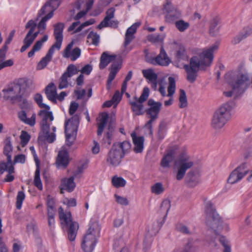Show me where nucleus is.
Wrapping results in <instances>:
<instances>
[{
  "label": "nucleus",
  "instance_id": "nucleus-1",
  "mask_svg": "<svg viewBox=\"0 0 252 252\" xmlns=\"http://www.w3.org/2000/svg\"><path fill=\"white\" fill-rule=\"evenodd\" d=\"M219 44L216 43L209 48L204 49L198 56H194L189 60V64H185L184 68L186 73V79L190 83H194L200 70H205L211 66L214 59V53L217 51Z\"/></svg>",
  "mask_w": 252,
  "mask_h": 252
},
{
  "label": "nucleus",
  "instance_id": "nucleus-2",
  "mask_svg": "<svg viewBox=\"0 0 252 252\" xmlns=\"http://www.w3.org/2000/svg\"><path fill=\"white\" fill-rule=\"evenodd\" d=\"M130 148L131 144L127 141L114 143L107 155V164L114 167L119 165L125 155L130 152Z\"/></svg>",
  "mask_w": 252,
  "mask_h": 252
},
{
  "label": "nucleus",
  "instance_id": "nucleus-3",
  "mask_svg": "<svg viewBox=\"0 0 252 252\" xmlns=\"http://www.w3.org/2000/svg\"><path fill=\"white\" fill-rule=\"evenodd\" d=\"M234 106L233 102H228L221 105L213 115L212 126L216 129L222 128L231 119V112Z\"/></svg>",
  "mask_w": 252,
  "mask_h": 252
},
{
  "label": "nucleus",
  "instance_id": "nucleus-4",
  "mask_svg": "<svg viewBox=\"0 0 252 252\" xmlns=\"http://www.w3.org/2000/svg\"><path fill=\"white\" fill-rule=\"evenodd\" d=\"M49 110H41L38 114V117L41 119V129L44 134V136L41 135H39L38 139L42 141L44 138L48 142L52 143L56 139V134L54 133H49L50 126L54 120V117L52 112Z\"/></svg>",
  "mask_w": 252,
  "mask_h": 252
},
{
  "label": "nucleus",
  "instance_id": "nucleus-5",
  "mask_svg": "<svg viewBox=\"0 0 252 252\" xmlns=\"http://www.w3.org/2000/svg\"><path fill=\"white\" fill-rule=\"evenodd\" d=\"M32 81L30 79L21 78L17 83H12L6 86L2 90L1 95L5 100H9L11 103H16L22 86L29 87Z\"/></svg>",
  "mask_w": 252,
  "mask_h": 252
},
{
  "label": "nucleus",
  "instance_id": "nucleus-6",
  "mask_svg": "<svg viewBox=\"0 0 252 252\" xmlns=\"http://www.w3.org/2000/svg\"><path fill=\"white\" fill-rule=\"evenodd\" d=\"M178 153L179 154L174 165L177 169L176 178L180 181L184 178L186 171L193 166L194 162L186 152L182 151Z\"/></svg>",
  "mask_w": 252,
  "mask_h": 252
},
{
  "label": "nucleus",
  "instance_id": "nucleus-7",
  "mask_svg": "<svg viewBox=\"0 0 252 252\" xmlns=\"http://www.w3.org/2000/svg\"><path fill=\"white\" fill-rule=\"evenodd\" d=\"M230 83L233 90L244 93L250 85V74L245 70H236Z\"/></svg>",
  "mask_w": 252,
  "mask_h": 252
},
{
  "label": "nucleus",
  "instance_id": "nucleus-8",
  "mask_svg": "<svg viewBox=\"0 0 252 252\" xmlns=\"http://www.w3.org/2000/svg\"><path fill=\"white\" fill-rule=\"evenodd\" d=\"M205 212L206 225L216 235H217V229L221 227L222 221L219 215L216 213L213 204L210 201L206 203Z\"/></svg>",
  "mask_w": 252,
  "mask_h": 252
},
{
  "label": "nucleus",
  "instance_id": "nucleus-9",
  "mask_svg": "<svg viewBox=\"0 0 252 252\" xmlns=\"http://www.w3.org/2000/svg\"><path fill=\"white\" fill-rule=\"evenodd\" d=\"M148 105L149 106L145 112L149 120L145 125V127L150 131V134H153V123L155 122L158 117V114L161 110L162 103L160 102L155 101L153 99H150L148 101Z\"/></svg>",
  "mask_w": 252,
  "mask_h": 252
},
{
  "label": "nucleus",
  "instance_id": "nucleus-10",
  "mask_svg": "<svg viewBox=\"0 0 252 252\" xmlns=\"http://www.w3.org/2000/svg\"><path fill=\"white\" fill-rule=\"evenodd\" d=\"M248 173H250V175L247 178V180L249 182L252 181V170L250 169L248 163L243 162L232 171L228 178V183L231 184L237 183Z\"/></svg>",
  "mask_w": 252,
  "mask_h": 252
},
{
  "label": "nucleus",
  "instance_id": "nucleus-11",
  "mask_svg": "<svg viewBox=\"0 0 252 252\" xmlns=\"http://www.w3.org/2000/svg\"><path fill=\"white\" fill-rule=\"evenodd\" d=\"M99 231V228L97 223H92L90 225L86 234L84 237L82 248L85 252H92L96 243L95 234Z\"/></svg>",
  "mask_w": 252,
  "mask_h": 252
},
{
  "label": "nucleus",
  "instance_id": "nucleus-12",
  "mask_svg": "<svg viewBox=\"0 0 252 252\" xmlns=\"http://www.w3.org/2000/svg\"><path fill=\"white\" fill-rule=\"evenodd\" d=\"M80 122V115L76 114L65 123L66 140L69 145H71L77 134Z\"/></svg>",
  "mask_w": 252,
  "mask_h": 252
},
{
  "label": "nucleus",
  "instance_id": "nucleus-13",
  "mask_svg": "<svg viewBox=\"0 0 252 252\" xmlns=\"http://www.w3.org/2000/svg\"><path fill=\"white\" fill-rule=\"evenodd\" d=\"M59 217L61 220H63L67 228L68 238L70 241L75 240L79 225L77 222L72 220L70 212L64 213L59 212Z\"/></svg>",
  "mask_w": 252,
  "mask_h": 252
},
{
  "label": "nucleus",
  "instance_id": "nucleus-14",
  "mask_svg": "<svg viewBox=\"0 0 252 252\" xmlns=\"http://www.w3.org/2000/svg\"><path fill=\"white\" fill-rule=\"evenodd\" d=\"M162 12L165 14V19L166 22L172 23L175 22L177 19L181 17L182 13L177 6L173 4L169 1L163 4Z\"/></svg>",
  "mask_w": 252,
  "mask_h": 252
},
{
  "label": "nucleus",
  "instance_id": "nucleus-15",
  "mask_svg": "<svg viewBox=\"0 0 252 252\" xmlns=\"http://www.w3.org/2000/svg\"><path fill=\"white\" fill-rule=\"evenodd\" d=\"M142 73L144 77L148 80V82L151 85L152 89L154 91L157 90L158 84L159 87L158 91L162 96H165L166 92L164 87L162 85V83L159 82L158 80V76L152 69H144L142 70Z\"/></svg>",
  "mask_w": 252,
  "mask_h": 252
},
{
  "label": "nucleus",
  "instance_id": "nucleus-16",
  "mask_svg": "<svg viewBox=\"0 0 252 252\" xmlns=\"http://www.w3.org/2000/svg\"><path fill=\"white\" fill-rule=\"evenodd\" d=\"M149 89L147 87L144 88L142 94L138 99L135 97L134 101H130L129 103L131 106V109L134 114L136 116L143 114V111L144 106L142 103L145 102L148 98L149 95Z\"/></svg>",
  "mask_w": 252,
  "mask_h": 252
},
{
  "label": "nucleus",
  "instance_id": "nucleus-17",
  "mask_svg": "<svg viewBox=\"0 0 252 252\" xmlns=\"http://www.w3.org/2000/svg\"><path fill=\"white\" fill-rule=\"evenodd\" d=\"M79 70L73 64L68 65L66 71L63 73L60 78V82L59 85L60 89L66 88L68 87V78H71L74 75L78 73Z\"/></svg>",
  "mask_w": 252,
  "mask_h": 252
},
{
  "label": "nucleus",
  "instance_id": "nucleus-18",
  "mask_svg": "<svg viewBox=\"0 0 252 252\" xmlns=\"http://www.w3.org/2000/svg\"><path fill=\"white\" fill-rule=\"evenodd\" d=\"M54 34L55 35L56 42L54 44L52 45V46L59 50L61 48L63 40V32L64 27V25L63 23H58L54 25Z\"/></svg>",
  "mask_w": 252,
  "mask_h": 252
},
{
  "label": "nucleus",
  "instance_id": "nucleus-19",
  "mask_svg": "<svg viewBox=\"0 0 252 252\" xmlns=\"http://www.w3.org/2000/svg\"><path fill=\"white\" fill-rule=\"evenodd\" d=\"M39 18V17H38L37 16L35 21L33 20H29L25 26L26 29H29V31L27 33L25 37L32 43L40 32L38 30L37 32H34L37 26L36 21L38 20Z\"/></svg>",
  "mask_w": 252,
  "mask_h": 252
},
{
  "label": "nucleus",
  "instance_id": "nucleus-20",
  "mask_svg": "<svg viewBox=\"0 0 252 252\" xmlns=\"http://www.w3.org/2000/svg\"><path fill=\"white\" fill-rule=\"evenodd\" d=\"M171 60L168 57L163 46L162 45L160 49V53L152 61V63L155 65L168 66L171 63Z\"/></svg>",
  "mask_w": 252,
  "mask_h": 252
},
{
  "label": "nucleus",
  "instance_id": "nucleus-21",
  "mask_svg": "<svg viewBox=\"0 0 252 252\" xmlns=\"http://www.w3.org/2000/svg\"><path fill=\"white\" fill-rule=\"evenodd\" d=\"M73 45V42L69 43L63 51V56L65 58H70L72 61L76 60L81 55V50L78 47H76L71 52V49Z\"/></svg>",
  "mask_w": 252,
  "mask_h": 252
},
{
  "label": "nucleus",
  "instance_id": "nucleus-22",
  "mask_svg": "<svg viewBox=\"0 0 252 252\" xmlns=\"http://www.w3.org/2000/svg\"><path fill=\"white\" fill-rule=\"evenodd\" d=\"M60 4V0H50L41 8L38 13V17H40L46 12L52 13L59 7Z\"/></svg>",
  "mask_w": 252,
  "mask_h": 252
},
{
  "label": "nucleus",
  "instance_id": "nucleus-23",
  "mask_svg": "<svg viewBox=\"0 0 252 252\" xmlns=\"http://www.w3.org/2000/svg\"><path fill=\"white\" fill-rule=\"evenodd\" d=\"M115 9L113 7H111L108 9L106 12V15L104 19L97 26V28L101 29L104 27H112L114 26H117V23L113 21L109 23V21L114 17V13Z\"/></svg>",
  "mask_w": 252,
  "mask_h": 252
},
{
  "label": "nucleus",
  "instance_id": "nucleus-24",
  "mask_svg": "<svg viewBox=\"0 0 252 252\" xmlns=\"http://www.w3.org/2000/svg\"><path fill=\"white\" fill-rule=\"evenodd\" d=\"M74 176H71L69 178H64L62 179L60 187L61 193H63V190L68 192L73 191L76 187L74 182Z\"/></svg>",
  "mask_w": 252,
  "mask_h": 252
},
{
  "label": "nucleus",
  "instance_id": "nucleus-25",
  "mask_svg": "<svg viewBox=\"0 0 252 252\" xmlns=\"http://www.w3.org/2000/svg\"><path fill=\"white\" fill-rule=\"evenodd\" d=\"M141 25V23L136 22L129 27L126 32L124 45L126 47L134 38V34L136 32L137 28Z\"/></svg>",
  "mask_w": 252,
  "mask_h": 252
},
{
  "label": "nucleus",
  "instance_id": "nucleus-26",
  "mask_svg": "<svg viewBox=\"0 0 252 252\" xmlns=\"http://www.w3.org/2000/svg\"><path fill=\"white\" fill-rule=\"evenodd\" d=\"M55 49L56 48L53 46L50 48L46 56L38 63L36 67L37 70L42 69L47 66L48 63L52 60Z\"/></svg>",
  "mask_w": 252,
  "mask_h": 252
},
{
  "label": "nucleus",
  "instance_id": "nucleus-27",
  "mask_svg": "<svg viewBox=\"0 0 252 252\" xmlns=\"http://www.w3.org/2000/svg\"><path fill=\"white\" fill-rule=\"evenodd\" d=\"M47 98L54 103H57V88L54 83H50L45 89Z\"/></svg>",
  "mask_w": 252,
  "mask_h": 252
},
{
  "label": "nucleus",
  "instance_id": "nucleus-28",
  "mask_svg": "<svg viewBox=\"0 0 252 252\" xmlns=\"http://www.w3.org/2000/svg\"><path fill=\"white\" fill-rule=\"evenodd\" d=\"M56 163L58 166L66 168L69 164V155L66 150L59 152L57 158Z\"/></svg>",
  "mask_w": 252,
  "mask_h": 252
},
{
  "label": "nucleus",
  "instance_id": "nucleus-29",
  "mask_svg": "<svg viewBox=\"0 0 252 252\" xmlns=\"http://www.w3.org/2000/svg\"><path fill=\"white\" fill-rule=\"evenodd\" d=\"M131 137L134 145V151L136 153H141L144 148V137H137L135 133L131 134Z\"/></svg>",
  "mask_w": 252,
  "mask_h": 252
},
{
  "label": "nucleus",
  "instance_id": "nucleus-30",
  "mask_svg": "<svg viewBox=\"0 0 252 252\" xmlns=\"http://www.w3.org/2000/svg\"><path fill=\"white\" fill-rule=\"evenodd\" d=\"M121 64L122 62L120 60V62H115L111 64L110 71L107 80L108 85H110L111 84V83L114 79L116 74L121 68Z\"/></svg>",
  "mask_w": 252,
  "mask_h": 252
},
{
  "label": "nucleus",
  "instance_id": "nucleus-31",
  "mask_svg": "<svg viewBox=\"0 0 252 252\" xmlns=\"http://www.w3.org/2000/svg\"><path fill=\"white\" fill-rule=\"evenodd\" d=\"M99 122L98 123L97 135L100 136L102 134L103 129L105 127L109 118V116L107 113H102L99 117Z\"/></svg>",
  "mask_w": 252,
  "mask_h": 252
},
{
  "label": "nucleus",
  "instance_id": "nucleus-32",
  "mask_svg": "<svg viewBox=\"0 0 252 252\" xmlns=\"http://www.w3.org/2000/svg\"><path fill=\"white\" fill-rule=\"evenodd\" d=\"M116 57V55H109L107 52H103L100 57L99 65L100 69L105 68L110 62L115 59Z\"/></svg>",
  "mask_w": 252,
  "mask_h": 252
},
{
  "label": "nucleus",
  "instance_id": "nucleus-33",
  "mask_svg": "<svg viewBox=\"0 0 252 252\" xmlns=\"http://www.w3.org/2000/svg\"><path fill=\"white\" fill-rule=\"evenodd\" d=\"M18 117L21 121L30 126H33L35 124L36 115L35 113H33L31 118H28L26 112L21 111L18 113Z\"/></svg>",
  "mask_w": 252,
  "mask_h": 252
},
{
  "label": "nucleus",
  "instance_id": "nucleus-34",
  "mask_svg": "<svg viewBox=\"0 0 252 252\" xmlns=\"http://www.w3.org/2000/svg\"><path fill=\"white\" fill-rule=\"evenodd\" d=\"M177 149L171 150L162 159L161 161V166L164 168H169L170 163L173 161L174 155L176 153Z\"/></svg>",
  "mask_w": 252,
  "mask_h": 252
},
{
  "label": "nucleus",
  "instance_id": "nucleus-35",
  "mask_svg": "<svg viewBox=\"0 0 252 252\" xmlns=\"http://www.w3.org/2000/svg\"><path fill=\"white\" fill-rule=\"evenodd\" d=\"M3 154L7 157L8 162L10 163L11 159V153L13 151V147L11 142V138L7 137L4 141Z\"/></svg>",
  "mask_w": 252,
  "mask_h": 252
},
{
  "label": "nucleus",
  "instance_id": "nucleus-36",
  "mask_svg": "<svg viewBox=\"0 0 252 252\" xmlns=\"http://www.w3.org/2000/svg\"><path fill=\"white\" fill-rule=\"evenodd\" d=\"M34 159L36 163V170L35 171L34 178V185L39 190L42 189V184L40 178V167L39 165V161L34 157Z\"/></svg>",
  "mask_w": 252,
  "mask_h": 252
},
{
  "label": "nucleus",
  "instance_id": "nucleus-37",
  "mask_svg": "<svg viewBox=\"0 0 252 252\" xmlns=\"http://www.w3.org/2000/svg\"><path fill=\"white\" fill-rule=\"evenodd\" d=\"M252 33L251 29H246L242 32H241L237 35L234 37L232 40V42L234 44H237L240 43L242 40L245 39L249 36Z\"/></svg>",
  "mask_w": 252,
  "mask_h": 252
},
{
  "label": "nucleus",
  "instance_id": "nucleus-38",
  "mask_svg": "<svg viewBox=\"0 0 252 252\" xmlns=\"http://www.w3.org/2000/svg\"><path fill=\"white\" fill-rule=\"evenodd\" d=\"M220 19L218 16L214 17L210 22L209 32L211 35L215 36L219 31L218 25L220 23Z\"/></svg>",
  "mask_w": 252,
  "mask_h": 252
},
{
  "label": "nucleus",
  "instance_id": "nucleus-39",
  "mask_svg": "<svg viewBox=\"0 0 252 252\" xmlns=\"http://www.w3.org/2000/svg\"><path fill=\"white\" fill-rule=\"evenodd\" d=\"M5 170L10 174L14 173V168L12 160L10 163L8 162V159L7 160L6 163L4 162L0 163V174H3Z\"/></svg>",
  "mask_w": 252,
  "mask_h": 252
},
{
  "label": "nucleus",
  "instance_id": "nucleus-40",
  "mask_svg": "<svg viewBox=\"0 0 252 252\" xmlns=\"http://www.w3.org/2000/svg\"><path fill=\"white\" fill-rule=\"evenodd\" d=\"M165 37L164 33L162 34H152L148 36L149 41L154 43H162Z\"/></svg>",
  "mask_w": 252,
  "mask_h": 252
},
{
  "label": "nucleus",
  "instance_id": "nucleus-41",
  "mask_svg": "<svg viewBox=\"0 0 252 252\" xmlns=\"http://www.w3.org/2000/svg\"><path fill=\"white\" fill-rule=\"evenodd\" d=\"M53 17L52 13H48L42 18L40 21L37 24V28L39 31L44 32L46 29V22Z\"/></svg>",
  "mask_w": 252,
  "mask_h": 252
},
{
  "label": "nucleus",
  "instance_id": "nucleus-42",
  "mask_svg": "<svg viewBox=\"0 0 252 252\" xmlns=\"http://www.w3.org/2000/svg\"><path fill=\"white\" fill-rule=\"evenodd\" d=\"M87 39L88 42L90 41L91 44L97 46L99 43L100 36L96 32L92 31L88 34Z\"/></svg>",
  "mask_w": 252,
  "mask_h": 252
},
{
  "label": "nucleus",
  "instance_id": "nucleus-43",
  "mask_svg": "<svg viewBox=\"0 0 252 252\" xmlns=\"http://www.w3.org/2000/svg\"><path fill=\"white\" fill-rule=\"evenodd\" d=\"M188 105V101L185 91L181 89L180 90L179 104V106L181 108L187 107Z\"/></svg>",
  "mask_w": 252,
  "mask_h": 252
},
{
  "label": "nucleus",
  "instance_id": "nucleus-44",
  "mask_svg": "<svg viewBox=\"0 0 252 252\" xmlns=\"http://www.w3.org/2000/svg\"><path fill=\"white\" fill-rule=\"evenodd\" d=\"M176 28L181 32H183L187 30L189 27V24L183 20H180L175 21Z\"/></svg>",
  "mask_w": 252,
  "mask_h": 252
},
{
  "label": "nucleus",
  "instance_id": "nucleus-45",
  "mask_svg": "<svg viewBox=\"0 0 252 252\" xmlns=\"http://www.w3.org/2000/svg\"><path fill=\"white\" fill-rule=\"evenodd\" d=\"M112 183L115 187L118 188L125 187L126 184V181L122 177L114 176L112 179Z\"/></svg>",
  "mask_w": 252,
  "mask_h": 252
},
{
  "label": "nucleus",
  "instance_id": "nucleus-46",
  "mask_svg": "<svg viewBox=\"0 0 252 252\" xmlns=\"http://www.w3.org/2000/svg\"><path fill=\"white\" fill-rule=\"evenodd\" d=\"M169 86L168 87L167 96L171 97L175 93L176 85L175 79L172 77L168 78Z\"/></svg>",
  "mask_w": 252,
  "mask_h": 252
},
{
  "label": "nucleus",
  "instance_id": "nucleus-47",
  "mask_svg": "<svg viewBox=\"0 0 252 252\" xmlns=\"http://www.w3.org/2000/svg\"><path fill=\"white\" fill-rule=\"evenodd\" d=\"M164 191V188L161 183H157L151 187V191L157 195L161 194Z\"/></svg>",
  "mask_w": 252,
  "mask_h": 252
},
{
  "label": "nucleus",
  "instance_id": "nucleus-48",
  "mask_svg": "<svg viewBox=\"0 0 252 252\" xmlns=\"http://www.w3.org/2000/svg\"><path fill=\"white\" fill-rule=\"evenodd\" d=\"M34 99L40 108L50 110V107L49 106L42 103V96L40 94H36L34 96Z\"/></svg>",
  "mask_w": 252,
  "mask_h": 252
},
{
  "label": "nucleus",
  "instance_id": "nucleus-49",
  "mask_svg": "<svg viewBox=\"0 0 252 252\" xmlns=\"http://www.w3.org/2000/svg\"><path fill=\"white\" fill-rule=\"evenodd\" d=\"M25 198V194L23 191H20L18 192L16 197V207L18 210L21 209L22 203Z\"/></svg>",
  "mask_w": 252,
  "mask_h": 252
},
{
  "label": "nucleus",
  "instance_id": "nucleus-50",
  "mask_svg": "<svg viewBox=\"0 0 252 252\" xmlns=\"http://www.w3.org/2000/svg\"><path fill=\"white\" fill-rule=\"evenodd\" d=\"M170 206L171 205L169 200H165L162 201L160 206V211L165 213L163 218V220H164L165 218L166 217L168 212L170 208Z\"/></svg>",
  "mask_w": 252,
  "mask_h": 252
},
{
  "label": "nucleus",
  "instance_id": "nucleus-51",
  "mask_svg": "<svg viewBox=\"0 0 252 252\" xmlns=\"http://www.w3.org/2000/svg\"><path fill=\"white\" fill-rule=\"evenodd\" d=\"M31 136L25 131H22L20 135L21 145L22 147H25L30 140Z\"/></svg>",
  "mask_w": 252,
  "mask_h": 252
},
{
  "label": "nucleus",
  "instance_id": "nucleus-52",
  "mask_svg": "<svg viewBox=\"0 0 252 252\" xmlns=\"http://www.w3.org/2000/svg\"><path fill=\"white\" fill-rule=\"evenodd\" d=\"M16 102L19 103V106L21 109L27 108L29 106V103L27 100L24 98L21 94H19Z\"/></svg>",
  "mask_w": 252,
  "mask_h": 252
},
{
  "label": "nucleus",
  "instance_id": "nucleus-53",
  "mask_svg": "<svg viewBox=\"0 0 252 252\" xmlns=\"http://www.w3.org/2000/svg\"><path fill=\"white\" fill-rule=\"evenodd\" d=\"M219 241L224 248L223 252H231V248L228 242L224 236H220Z\"/></svg>",
  "mask_w": 252,
  "mask_h": 252
},
{
  "label": "nucleus",
  "instance_id": "nucleus-54",
  "mask_svg": "<svg viewBox=\"0 0 252 252\" xmlns=\"http://www.w3.org/2000/svg\"><path fill=\"white\" fill-rule=\"evenodd\" d=\"M176 229L184 234H190L189 230V228L185 225H184L183 223H178L176 225Z\"/></svg>",
  "mask_w": 252,
  "mask_h": 252
},
{
  "label": "nucleus",
  "instance_id": "nucleus-55",
  "mask_svg": "<svg viewBox=\"0 0 252 252\" xmlns=\"http://www.w3.org/2000/svg\"><path fill=\"white\" fill-rule=\"evenodd\" d=\"M95 22V20L94 19H91L82 24H81L75 31V32H80L83 28L85 27L88 26L89 25H91L94 24Z\"/></svg>",
  "mask_w": 252,
  "mask_h": 252
},
{
  "label": "nucleus",
  "instance_id": "nucleus-56",
  "mask_svg": "<svg viewBox=\"0 0 252 252\" xmlns=\"http://www.w3.org/2000/svg\"><path fill=\"white\" fill-rule=\"evenodd\" d=\"M115 197L117 202L122 205L126 206L128 204V201L126 197L119 196L116 194H115Z\"/></svg>",
  "mask_w": 252,
  "mask_h": 252
},
{
  "label": "nucleus",
  "instance_id": "nucleus-57",
  "mask_svg": "<svg viewBox=\"0 0 252 252\" xmlns=\"http://www.w3.org/2000/svg\"><path fill=\"white\" fill-rule=\"evenodd\" d=\"M78 107H79V104L78 103H77L76 102H74V101L71 102L70 104V106H69V114L70 115H74L75 112L77 110Z\"/></svg>",
  "mask_w": 252,
  "mask_h": 252
},
{
  "label": "nucleus",
  "instance_id": "nucleus-58",
  "mask_svg": "<svg viewBox=\"0 0 252 252\" xmlns=\"http://www.w3.org/2000/svg\"><path fill=\"white\" fill-rule=\"evenodd\" d=\"M26 161V156L24 154H20L16 156L14 158V163H24Z\"/></svg>",
  "mask_w": 252,
  "mask_h": 252
},
{
  "label": "nucleus",
  "instance_id": "nucleus-59",
  "mask_svg": "<svg viewBox=\"0 0 252 252\" xmlns=\"http://www.w3.org/2000/svg\"><path fill=\"white\" fill-rule=\"evenodd\" d=\"M13 64L14 61L13 59H8L6 60L5 62L0 63V70L4 68L12 66Z\"/></svg>",
  "mask_w": 252,
  "mask_h": 252
},
{
  "label": "nucleus",
  "instance_id": "nucleus-60",
  "mask_svg": "<svg viewBox=\"0 0 252 252\" xmlns=\"http://www.w3.org/2000/svg\"><path fill=\"white\" fill-rule=\"evenodd\" d=\"M93 69L92 66L90 64H86L81 70V74L89 75Z\"/></svg>",
  "mask_w": 252,
  "mask_h": 252
},
{
  "label": "nucleus",
  "instance_id": "nucleus-61",
  "mask_svg": "<svg viewBox=\"0 0 252 252\" xmlns=\"http://www.w3.org/2000/svg\"><path fill=\"white\" fill-rule=\"evenodd\" d=\"M185 49L184 47H180V49L177 51L176 57L180 60L183 59L185 57Z\"/></svg>",
  "mask_w": 252,
  "mask_h": 252
},
{
  "label": "nucleus",
  "instance_id": "nucleus-62",
  "mask_svg": "<svg viewBox=\"0 0 252 252\" xmlns=\"http://www.w3.org/2000/svg\"><path fill=\"white\" fill-rule=\"evenodd\" d=\"M122 94L119 91H117L113 96L112 100L117 104L121 100Z\"/></svg>",
  "mask_w": 252,
  "mask_h": 252
},
{
  "label": "nucleus",
  "instance_id": "nucleus-63",
  "mask_svg": "<svg viewBox=\"0 0 252 252\" xmlns=\"http://www.w3.org/2000/svg\"><path fill=\"white\" fill-rule=\"evenodd\" d=\"M23 43L24 45L21 47L20 49V51L22 53L25 51L32 44V43L26 37H25V38L24 39Z\"/></svg>",
  "mask_w": 252,
  "mask_h": 252
},
{
  "label": "nucleus",
  "instance_id": "nucleus-64",
  "mask_svg": "<svg viewBox=\"0 0 252 252\" xmlns=\"http://www.w3.org/2000/svg\"><path fill=\"white\" fill-rule=\"evenodd\" d=\"M47 205L48 208L55 209V201L50 195L47 196Z\"/></svg>",
  "mask_w": 252,
  "mask_h": 252
}]
</instances>
